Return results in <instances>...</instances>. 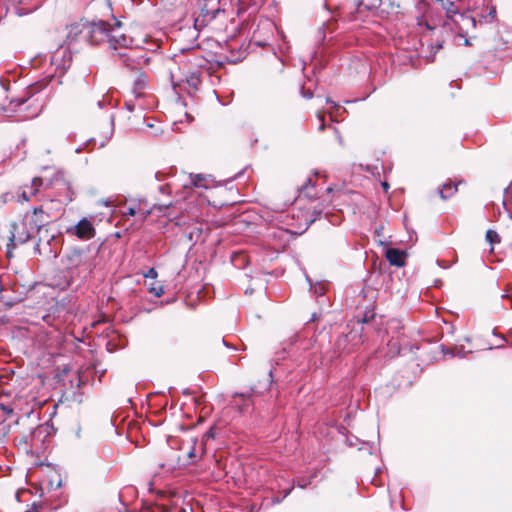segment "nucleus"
<instances>
[{"mask_svg":"<svg viewBox=\"0 0 512 512\" xmlns=\"http://www.w3.org/2000/svg\"><path fill=\"white\" fill-rule=\"evenodd\" d=\"M417 26L421 39L425 40L432 49L438 51L442 48L443 39L437 38L434 42H429L430 39L428 37L430 35L439 34L443 36L449 32H457L459 36L465 37L469 28H475L476 21L472 16L459 12L455 17L449 21H444L441 25H437L423 17L418 19Z\"/></svg>","mask_w":512,"mask_h":512,"instance_id":"1","label":"nucleus"},{"mask_svg":"<svg viewBox=\"0 0 512 512\" xmlns=\"http://www.w3.org/2000/svg\"><path fill=\"white\" fill-rule=\"evenodd\" d=\"M121 21L113 18V23L99 20L88 25V40L91 44L99 45L107 43L111 50L118 51L119 47H131L134 38L121 31Z\"/></svg>","mask_w":512,"mask_h":512,"instance_id":"2","label":"nucleus"},{"mask_svg":"<svg viewBox=\"0 0 512 512\" xmlns=\"http://www.w3.org/2000/svg\"><path fill=\"white\" fill-rule=\"evenodd\" d=\"M42 84L36 83L29 86L24 95L13 98L10 101L11 110L20 113V119H32L40 114L45 100L40 95Z\"/></svg>","mask_w":512,"mask_h":512,"instance_id":"3","label":"nucleus"},{"mask_svg":"<svg viewBox=\"0 0 512 512\" xmlns=\"http://www.w3.org/2000/svg\"><path fill=\"white\" fill-rule=\"evenodd\" d=\"M116 61L132 71L142 70L150 64L151 57L144 50L142 45L134 39L131 47H119L114 53Z\"/></svg>","mask_w":512,"mask_h":512,"instance_id":"4","label":"nucleus"},{"mask_svg":"<svg viewBox=\"0 0 512 512\" xmlns=\"http://www.w3.org/2000/svg\"><path fill=\"white\" fill-rule=\"evenodd\" d=\"M72 53L67 46H60L49 55V68L46 77L53 78L57 74L62 75L70 67Z\"/></svg>","mask_w":512,"mask_h":512,"instance_id":"5","label":"nucleus"},{"mask_svg":"<svg viewBox=\"0 0 512 512\" xmlns=\"http://www.w3.org/2000/svg\"><path fill=\"white\" fill-rule=\"evenodd\" d=\"M49 222L50 216L43 211L41 206L35 207L31 212H27L23 218L24 227L34 233L40 232Z\"/></svg>","mask_w":512,"mask_h":512,"instance_id":"6","label":"nucleus"},{"mask_svg":"<svg viewBox=\"0 0 512 512\" xmlns=\"http://www.w3.org/2000/svg\"><path fill=\"white\" fill-rule=\"evenodd\" d=\"M180 185L184 189V193L188 194L192 191L193 188H209L211 186V181L209 176L203 174H189L180 175ZM187 196L183 195L185 199Z\"/></svg>","mask_w":512,"mask_h":512,"instance_id":"7","label":"nucleus"},{"mask_svg":"<svg viewBox=\"0 0 512 512\" xmlns=\"http://www.w3.org/2000/svg\"><path fill=\"white\" fill-rule=\"evenodd\" d=\"M71 260L75 264L78 274L83 277L90 274L95 266L94 258L85 251H75L71 256Z\"/></svg>","mask_w":512,"mask_h":512,"instance_id":"8","label":"nucleus"},{"mask_svg":"<svg viewBox=\"0 0 512 512\" xmlns=\"http://www.w3.org/2000/svg\"><path fill=\"white\" fill-rule=\"evenodd\" d=\"M361 343V336L356 331L341 335L335 342V346L341 353H350Z\"/></svg>","mask_w":512,"mask_h":512,"instance_id":"9","label":"nucleus"},{"mask_svg":"<svg viewBox=\"0 0 512 512\" xmlns=\"http://www.w3.org/2000/svg\"><path fill=\"white\" fill-rule=\"evenodd\" d=\"M34 234V232H30V229L24 227L23 222L21 225H15L14 231L10 238V243L7 244V255L11 257V249L10 247H15L17 244L26 243Z\"/></svg>","mask_w":512,"mask_h":512,"instance_id":"10","label":"nucleus"},{"mask_svg":"<svg viewBox=\"0 0 512 512\" xmlns=\"http://www.w3.org/2000/svg\"><path fill=\"white\" fill-rule=\"evenodd\" d=\"M67 232L82 240H88L95 236V228L87 218L81 219L74 227L69 228Z\"/></svg>","mask_w":512,"mask_h":512,"instance_id":"11","label":"nucleus"},{"mask_svg":"<svg viewBox=\"0 0 512 512\" xmlns=\"http://www.w3.org/2000/svg\"><path fill=\"white\" fill-rule=\"evenodd\" d=\"M42 185V178L35 177L30 184H25L19 188L18 197L22 201L28 202L37 195Z\"/></svg>","mask_w":512,"mask_h":512,"instance_id":"12","label":"nucleus"},{"mask_svg":"<svg viewBox=\"0 0 512 512\" xmlns=\"http://www.w3.org/2000/svg\"><path fill=\"white\" fill-rule=\"evenodd\" d=\"M201 27V23H199V19H196L193 27L181 28L180 33L182 36H186L191 39L190 44L187 46H180L178 49L180 52H187L195 47H198L196 40L199 35V29Z\"/></svg>","mask_w":512,"mask_h":512,"instance_id":"13","label":"nucleus"},{"mask_svg":"<svg viewBox=\"0 0 512 512\" xmlns=\"http://www.w3.org/2000/svg\"><path fill=\"white\" fill-rule=\"evenodd\" d=\"M459 1L460 0H436V2L441 6V8L446 11L445 21H449L460 12V8L458 5Z\"/></svg>","mask_w":512,"mask_h":512,"instance_id":"14","label":"nucleus"},{"mask_svg":"<svg viewBox=\"0 0 512 512\" xmlns=\"http://www.w3.org/2000/svg\"><path fill=\"white\" fill-rule=\"evenodd\" d=\"M404 256L405 253L396 248H389L386 251V258L389 263L393 266L402 267L404 266Z\"/></svg>","mask_w":512,"mask_h":512,"instance_id":"15","label":"nucleus"},{"mask_svg":"<svg viewBox=\"0 0 512 512\" xmlns=\"http://www.w3.org/2000/svg\"><path fill=\"white\" fill-rule=\"evenodd\" d=\"M148 85V77L145 73L141 72L137 75L133 83L132 93L135 98H139L143 95V91Z\"/></svg>","mask_w":512,"mask_h":512,"instance_id":"16","label":"nucleus"},{"mask_svg":"<svg viewBox=\"0 0 512 512\" xmlns=\"http://www.w3.org/2000/svg\"><path fill=\"white\" fill-rule=\"evenodd\" d=\"M150 213V210L142 209L140 203H138L128 206L124 214L129 216L139 214L141 216V219L144 220L150 215Z\"/></svg>","mask_w":512,"mask_h":512,"instance_id":"17","label":"nucleus"},{"mask_svg":"<svg viewBox=\"0 0 512 512\" xmlns=\"http://www.w3.org/2000/svg\"><path fill=\"white\" fill-rule=\"evenodd\" d=\"M458 183L450 181L445 183L439 189V193L442 199H448L457 192Z\"/></svg>","mask_w":512,"mask_h":512,"instance_id":"18","label":"nucleus"},{"mask_svg":"<svg viewBox=\"0 0 512 512\" xmlns=\"http://www.w3.org/2000/svg\"><path fill=\"white\" fill-rule=\"evenodd\" d=\"M178 182H180V178H176L175 180L167 183L166 185L160 186L159 191L163 194H170L173 191L178 192Z\"/></svg>","mask_w":512,"mask_h":512,"instance_id":"19","label":"nucleus"},{"mask_svg":"<svg viewBox=\"0 0 512 512\" xmlns=\"http://www.w3.org/2000/svg\"><path fill=\"white\" fill-rule=\"evenodd\" d=\"M486 240L488 242H490L491 244L493 243H499L500 242V237L498 235V233L494 230H488L486 232Z\"/></svg>","mask_w":512,"mask_h":512,"instance_id":"20","label":"nucleus"},{"mask_svg":"<svg viewBox=\"0 0 512 512\" xmlns=\"http://www.w3.org/2000/svg\"><path fill=\"white\" fill-rule=\"evenodd\" d=\"M0 411L3 412L6 418H10L13 415L14 408L10 404L0 403Z\"/></svg>","mask_w":512,"mask_h":512,"instance_id":"21","label":"nucleus"},{"mask_svg":"<svg viewBox=\"0 0 512 512\" xmlns=\"http://www.w3.org/2000/svg\"><path fill=\"white\" fill-rule=\"evenodd\" d=\"M312 289H313L314 294L319 295V296H321L325 293V287L321 283L316 284Z\"/></svg>","mask_w":512,"mask_h":512,"instance_id":"22","label":"nucleus"},{"mask_svg":"<svg viewBox=\"0 0 512 512\" xmlns=\"http://www.w3.org/2000/svg\"><path fill=\"white\" fill-rule=\"evenodd\" d=\"M150 292L153 293L155 296L160 297L164 291H163L162 286H158V287L153 286L150 288Z\"/></svg>","mask_w":512,"mask_h":512,"instance_id":"23","label":"nucleus"},{"mask_svg":"<svg viewBox=\"0 0 512 512\" xmlns=\"http://www.w3.org/2000/svg\"><path fill=\"white\" fill-rule=\"evenodd\" d=\"M145 278L155 279L157 277V271L154 268H150L145 274Z\"/></svg>","mask_w":512,"mask_h":512,"instance_id":"24","label":"nucleus"},{"mask_svg":"<svg viewBox=\"0 0 512 512\" xmlns=\"http://www.w3.org/2000/svg\"><path fill=\"white\" fill-rule=\"evenodd\" d=\"M97 105L99 108H103L107 105V100L105 99V97H103L102 100H98L97 101Z\"/></svg>","mask_w":512,"mask_h":512,"instance_id":"25","label":"nucleus"},{"mask_svg":"<svg viewBox=\"0 0 512 512\" xmlns=\"http://www.w3.org/2000/svg\"><path fill=\"white\" fill-rule=\"evenodd\" d=\"M171 205V203H168V204H159V205H155L154 208H157L160 212L162 211L163 208H168L169 206Z\"/></svg>","mask_w":512,"mask_h":512,"instance_id":"26","label":"nucleus"},{"mask_svg":"<svg viewBox=\"0 0 512 512\" xmlns=\"http://www.w3.org/2000/svg\"><path fill=\"white\" fill-rule=\"evenodd\" d=\"M389 346H391L393 348V350L395 351L396 354H399L400 347L398 345H396V343L390 342Z\"/></svg>","mask_w":512,"mask_h":512,"instance_id":"27","label":"nucleus"},{"mask_svg":"<svg viewBox=\"0 0 512 512\" xmlns=\"http://www.w3.org/2000/svg\"><path fill=\"white\" fill-rule=\"evenodd\" d=\"M191 82H192V85H193L194 87H196V86H197V84L200 82L199 77H197V76H192V77H191Z\"/></svg>","mask_w":512,"mask_h":512,"instance_id":"28","label":"nucleus"},{"mask_svg":"<svg viewBox=\"0 0 512 512\" xmlns=\"http://www.w3.org/2000/svg\"><path fill=\"white\" fill-rule=\"evenodd\" d=\"M188 457L190 459H193L195 457V447L192 446L191 449L188 451Z\"/></svg>","mask_w":512,"mask_h":512,"instance_id":"29","label":"nucleus"},{"mask_svg":"<svg viewBox=\"0 0 512 512\" xmlns=\"http://www.w3.org/2000/svg\"><path fill=\"white\" fill-rule=\"evenodd\" d=\"M292 490H293V486H291L290 488L285 490L283 493L282 499H285L291 493Z\"/></svg>","mask_w":512,"mask_h":512,"instance_id":"30","label":"nucleus"},{"mask_svg":"<svg viewBox=\"0 0 512 512\" xmlns=\"http://www.w3.org/2000/svg\"><path fill=\"white\" fill-rule=\"evenodd\" d=\"M282 500H283L282 497H274V498H272L271 503L279 504L280 502H282Z\"/></svg>","mask_w":512,"mask_h":512,"instance_id":"31","label":"nucleus"},{"mask_svg":"<svg viewBox=\"0 0 512 512\" xmlns=\"http://www.w3.org/2000/svg\"><path fill=\"white\" fill-rule=\"evenodd\" d=\"M318 118H319V120L321 121V125H320V127H319V130H321V131H322V130L324 129V127H325V125H324V118H323V116H322V115H318Z\"/></svg>","mask_w":512,"mask_h":512,"instance_id":"32","label":"nucleus"},{"mask_svg":"<svg viewBox=\"0 0 512 512\" xmlns=\"http://www.w3.org/2000/svg\"><path fill=\"white\" fill-rule=\"evenodd\" d=\"M67 190H68L67 198H68V200H69V201H72V199H73V193L70 191V188H69V187H67Z\"/></svg>","mask_w":512,"mask_h":512,"instance_id":"33","label":"nucleus"},{"mask_svg":"<svg viewBox=\"0 0 512 512\" xmlns=\"http://www.w3.org/2000/svg\"><path fill=\"white\" fill-rule=\"evenodd\" d=\"M126 107L127 109H129L130 111H132L134 109V106L130 103V102H126Z\"/></svg>","mask_w":512,"mask_h":512,"instance_id":"34","label":"nucleus"},{"mask_svg":"<svg viewBox=\"0 0 512 512\" xmlns=\"http://www.w3.org/2000/svg\"><path fill=\"white\" fill-rule=\"evenodd\" d=\"M238 396H239V397H241V398H243L244 400H245L246 398H250V394H249V395H247V396H245L244 394H236V395H235V397H238Z\"/></svg>","mask_w":512,"mask_h":512,"instance_id":"35","label":"nucleus"},{"mask_svg":"<svg viewBox=\"0 0 512 512\" xmlns=\"http://www.w3.org/2000/svg\"><path fill=\"white\" fill-rule=\"evenodd\" d=\"M382 187L384 188L385 191H388V189H389V185L387 182H383Z\"/></svg>","mask_w":512,"mask_h":512,"instance_id":"36","label":"nucleus"},{"mask_svg":"<svg viewBox=\"0 0 512 512\" xmlns=\"http://www.w3.org/2000/svg\"><path fill=\"white\" fill-rule=\"evenodd\" d=\"M304 97L306 98H311L312 97V93L311 92H306L303 94Z\"/></svg>","mask_w":512,"mask_h":512,"instance_id":"37","label":"nucleus"},{"mask_svg":"<svg viewBox=\"0 0 512 512\" xmlns=\"http://www.w3.org/2000/svg\"><path fill=\"white\" fill-rule=\"evenodd\" d=\"M298 486H299L300 488H305L304 483H300V482H299V483H298Z\"/></svg>","mask_w":512,"mask_h":512,"instance_id":"38","label":"nucleus"},{"mask_svg":"<svg viewBox=\"0 0 512 512\" xmlns=\"http://www.w3.org/2000/svg\"><path fill=\"white\" fill-rule=\"evenodd\" d=\"M315 319H316V316H315V314H313V316H312V319H311V320H312V321H314Z\"/></svg>","mask_w":512,"mask_h":512,"instance_id":"39","label":"nucleus"},{"mask_svg":"<svg viewBox=\"0 0 512 512\" xmlns=\"http://www.w3.org/2000/svg\"><path fill=\"white\" fill-rule=\"evenodd\" d=\"M354 2H355V3H357V5H359V4H360V2H359L358 0H354Z\"/></svg>","mask_w":512,"mask_h":512,"instance_id":"40","label":"nucleus"}]
</instances>
